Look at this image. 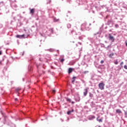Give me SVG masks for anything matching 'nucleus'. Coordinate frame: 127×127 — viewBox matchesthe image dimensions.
Here are the masks:
<instances>
[{"label":"nucleus","instance_id":"f257e3e1","mask_svg":"<svg viewBox=\"0 0 127 127\" xmlns=\"http://www.w3.org/2000/svg\"><path fill=\"white\" fill-rule=\"evenodd\" d=\"M98 86L100 90H104V89H105V84H104V83H99Z\"/></svg>","mask_w":127,"mask_h":127},{"label":"nucleus","instance_id":"f03ea898","mask_svg":"<svg viewBox=\"0 0 127 127\" xmlns=\"http://www.w3.org/2000/svg\"><path fill=\"white\" fill-rule=\"evenodd\" d=\"M108 38L110 39V40L112 41V42H114V41H115V38H114V36H112L111 34L109 35Z\"/></svg>","mask_w":127,"mask_h":127},{"label":"nucleus","instance_id":"7ed1b4c3","mask_svg":"<svg viewBox=\"0 0 127 127\" xmlns=\"http://www.w3.org/2000/svg\"><path fill=\"white\" fill-rule=\"evenodd\" d=\"M89 90V88H86L84 90L83 94L84 96H87V94H88V90Z\"/></svg>","mask_w":127,"mask_h":127},{"label":"nucleus","instance_id":"20e7f679","mask_svg":"<svg viewBox=\"0 0 127 127\" xmlns=\"http://www.w3.org/2000/svg\"><path fill=\"white\" fill-rule=\"evenodd\" d=\"M16 37H17V38H25L24 35H17L16 36Z\"/></svg>","mask_w":127,"mask_h":127},{"label":"nucleus","instance_id":"39448f33","mask_svg":"<svg viewBox=\"0 0 127 127\" xmlns=\"http://www.w3.org/2000/svg\"><path fill=\"white\" fill-rule=\"evenodd\" d=\"M99 118H100L99 117H97V121L98 122H99V123H102L103 122V119H102L103 118L101 119H99Z\"/></svg>","mask_w":127,"mask_h":127},{"label":"nucleus","instance_id":"423d86ee","mask_svg":"<svg viewBox=\"0 0 127 127\" xmlns=\"http://www.w3.org/2000/svg\"><path fill=\"white\" fill-rule=\"evenodd\" d=\"M117 114H122V110L121 109L116 110Z\"/></svg>","mask_w":127,"mask_h":127},{"label":"nucleus","instance_id":"0eeeda50","mask_svg":"<svg viewBox=\"0 0 127 127\" xmlns=\"http://www.w3.org/2000/svg\"><path fill=\"white\" fill-rule=\"evenodd\" d=\"M73 70H74V69L72 68H69L68 69V74H70V73H72V72L73 71Z\"/></svg>","mask_w":127,"mask_h":127},{"label":"nucleus","instance_id":"6e6552de","mask_svg":"<svg viewBox=\"0 0 127 127\" xmlns=\"http://www.w3.org/2000/svg\"><path fill=\"white\" fill-rule=\"evenodd\" d=\"M71 113H74V110L72 109L71 111H69L67 112V115H71Z\"/></svg>","mask_w":127,"mask_h":127},{"label":"nucleus","instance_id":"1a4fd4ad","mask_svg":"<svg viewBox=\"0 0 127 127\" xmlns=\"http://www.w3.org/2000/svg\"><path fill=\"white\" fill-rule=\"evenodd\" d=\"M34 11H35L34 9H31L30 10V12L31 13H32V14H33V13H34Z\"/></svg>","mask_w":127,"mask_h":127},{"label":"nucleus","instance_id":"9d476101","mask_svg":"<svg viewBox=\"0 0 127 127\" xmlns=\"http://www.w3.org/2000/svg\"><path fill=\"white\" fill-rule=\"evenodd\" d=\"M72 79V83H74V82H75V79H76V77L73 76Z\"/></svg>","mask_w":127,"mask_h":127},{"label":"nucleus","instance_id":"9b49d317","mask_svg":"<svg viewBox=\"0 0 127 127\" xmlns=\"http://www.w3.org/2000/svg\"><path fill=\"white\" fill-rule=\"evenodd\" d=\"M113 56H114V53H112L109 55V57H110V58H113Z\"/></svg>","mask_w":127,"mask_h":127},{"label":"nucleus","instance_id":"f8f14e48","mask_svg":"<svg viewBox=\"0 0 127 127\" xmlns=\"http://www.w3.org/2000/svg\"><path fill=\"white\" fill-rule=\"evenodd\" d=\"M85 25H86L85 24H82L81 25V30H83V26H85Z\"/></svg>","mask_w":127,"mask_h":127},{"label":"nucleus","instance_id":"ddd939ff","mask_svg":"<svg viewBox=\"0 0 127 127\" xmlns=\"http://www.w3.org/2000/svg\"><path fill=\"white\" fill-rule=\"evenodd\" d=\"M114 63L116 65H118V64H119V62H118V61H116Z\"/></svg>","mask_w":127,"mask_h":127},{"label":"nucleus","instance_id":"4468645a","mask_svg":"<svg viewBox=\"0 0 127 127\" xmlns=\"http://www.w3.org/2000/svg\"><path fill=\"white\" fill-rule=\"evenodd\" d=\"M64 61H65V60L64 59H62V60H61V62L62 63H63Z\"/></svg>","mask_w":127,"mask_h":127},{"label":"nucleus","instance_id":"2eb2a0df","mask_svg":"<svg viewBox=\"0 0 127 127\" xmlns=\"http://www.w3.org/2000/svg\"><path fill=\"white\" fill-rule=\"evenodd\" d=\"M56 92V90H52V94H55Z\"/></svg>","mask_w":127,"mask_h":127},{"label":"nucleus","instance_id":"dca6fc26","mask_svg":"<svg viewBox=\"0 0 127 127\" xmlns=\"http://www.w3.org/2000/svg\"><path fill=\"white\" fill-rule=\"evenodd\" d=\"M66 101H67V102H69V103H71V99H70L68 98V99H66Z\"/></svg>","mask_w":127,"mask_h":127},{"label":"nucleus","instance_id":"f3484780","mask_svg":"<svg viewBox=\"0 0 127 127\" xmlns=\"http://www.w3.org/2000/svg\"><path fill=\"white\" fill-rule=\"evenodd\" d=\"M20 90H21L20 88H17L16 89V91H20Z\"/></svg>","mask_w":127,"mask_h":127},{"label":"nucleus","instance_id":"a211bd4d","mask_svg":"<svg viewBox=\"0 0 127 127\" xmlns=\"http://www.w3.org/2000/svg\"><path fill=\"white\" fill-rule=\"evenodd\" d=\"M104 61H103V60H102L101 62H100V63L101 64H104Z\"/></svg>","mask_w":127,"mask_h":127},{"label":"nucleus","instance_id":"6ab92c4d","mask_svg":"<svg viewBox=\"0 0 127 127\" xmlns=\"http://www.w3.org/2000/svg\"><path fill=\"white\" fill-rule=\"evenodd\" d=\"M115 27H117V28L119 27V25L118 24H116Z\"/></svg>","mask_w":127,"mask_h":127},{"label":"nucleus","instance_id":"aec40b11","mask_svg":"<svg viewBox=\"0 0 127 127\" xmlns=\"http://www.w3.org/2000/svg\"><path fill=\"white\" fill-rule=\"evenodd\" d=\"M89 96H90V97H91L92 98V97H93V94L90 93Z\"/></svg>","mask_w":127,"mask_h":127},{"label":"nucleus","instance_id":"412c9836","mask_svg":"<svg viewBox=\"0 0 127 127\" xmlns=\"http://www.w3.org/2000/svg\"><path fill=\"white\" fill-rule=\"evenodd\" d=\"M124 68H125V69H127V65H125L124 66Z\"/></svg>","mask_w":127,"mask_h":127},{"label":"nucleus","instance_id":"4be33fe9","mask_svg":"<svg viewBox=\"0 0 127 127\" xmlns=\"http://www.w3.org/2000/svg\"><path fill=\"white\" fill-rule=\"evenodd\" d=\"M125 115H126V116H127V112H125Z\"/></svg>","mask_w":127,"mask_h":127},{"label":"nucleus","instance_id":"5701e85b","mask_svg":"<svg viewBox=\"0 0 127 127\" xmlns=\"http://www.w3.org/2000/svg\"><path fill=\"white\" fill-rule=\"evenodd\" d=\"M123 64H124V62H121V65H123Z\"/></svg>","mask_w":127,"mask_h":127},{"label":"nucleus","instance_id":"b1692460","mask_svg":"<svg viewBox=\"0 0 127 127\" xmlns=\"http://www.w3.org/2000/svg\"><path fill=\"white\" fill-rule=\"evenodd\" d=\"M1 54H2L1 51H0V55H1Z\"/></svg>","mask_w":127,"mask_h":127},{"label":"nucleus","instance_id":"393cba45","mask_svg":"<svg viewBox=\"0 0 127 127\" xmlns=\"http://www.w3.org/2000/svg\"><path fill=\"white\" fill-rule=\"evenodd\" d=\"M92 119H95V116H93V117H92Z\"/></svg>","mask_w":127,"mask_h":127},{"label":"nucleus","instance_id":"a878e982","mask_svg":"<svg viewBox=\"0 0 127 127\" xmlns=\"http://www.w3.org/2000/svg\"><path fill=\"white\" fill-rule=\"evenodd\" d=\"M1 3H3V2H0V4Z\"/></svg>","mask_w":127,"mask_h":127},{"label":"nucleus","instance_id":"bb28decb","mask_svg":"<svg viewBox=\"0 0 127 127\" xmlns=\"http://www.w3.org/2000/svg\"><path fill=\"white\" fill-rule=\"evenodd\" d=\"M72 104H74V102H72Z\"/></svg>","mask_w":127,"mask_h":127},{"label":"nucleus","instance_id":"cd10ccee","mask_svg":"<svg viewBox=\"0 0 127 127\" xmlns=\"http://www.w3.org/2000/svg\"><path fill=\"white\" fill-rule=\"evenodd\" d=\"M0 64H1V62H0Z\"/></svg>","mask_w":127,"mask_h":127},{"label":"nucleus","instance_id":"c85d7f7f","mask_svg":"<svg viewBox=\"0 0 127 127\" xmlns=\"http://www.w3.org/2000/svg\"><path fill=\"white\" fill-rule=\"evenodd\" d=\"M17 100V98H16V99H15V101H16Z\"/></svg>","mask_w":127,"mask_h":127},{"label":"nucleus","instance_id":"c756f323","mask_svg":"<svg viewBox=\"0 0 127 127\" xmlns=\"http://www.w3.org/2000/svg\"><path fill=\"white\" fill-rule=\"evenodd\" d=\"M79 101H80V99H79V100H78V102H79Z\"/></svg>","mask_w":127,"mask_h":127},{"label":"nucleus","instance_id":"7c9ffc66","mask_svg":"<svg viewBox=\"0 0 127 127\" xmlns=\"http://www.w3.org/2000/svg\"><path fill=\"white\" fill-rule=\"evenodd\" d=\"M99 127H101L100 126H99Z\"/></svg>","mask_w":127,"mask_h":127}]
</instances>
